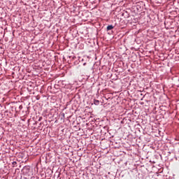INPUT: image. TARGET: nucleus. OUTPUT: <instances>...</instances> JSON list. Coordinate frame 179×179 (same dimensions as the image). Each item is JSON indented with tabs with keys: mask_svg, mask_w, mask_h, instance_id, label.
<instances>
[{
	"mask_svg": "<svg viewBox=\"0 0 179 179\" xmlns=\"http://www.w3.org/2000/svg\"><path fill=\"white\" fill-rule=\"evenodd\" d=\"M22 108H23V106H22V105H20V106H19V110H22Z\"/></svg>",
	"mask_w": 179,
	"mask_h": 179,
	"instance_id": "obj_6",
	"label": "nucleus"
},
{
	"mask_svg": "<svg viewBox=\"0 0 179 179\" xmlns=\"http://www.w3.org/2000/svg\"><path fill=\"white\" fill-rule=\"evenodd\" d=\"M29 92L30 94L32 93V94H34V92H33V91L30 90V91H29Z\"/></svg>",
	"mask_w": 179,
	"mask_h": 179,
	"instance_id": "obj_7",
	"label": "nucleus"
},
{
	"mask_svg": "<svg viewBox=\"0 0 179 179\" xmlns=\"http://www.w3.org/2000/svg\"><path fill=\"white\" fill-rule=\"evenodd\" d=\"M62 115H65V114L62 113Z\"/></svg>",
	"mask_w": 179,
	"mask_h": 179,
	"instance_id": "obj_9",
	"label": "nucleus"
},
{
	"mask_svg": "<svg viewBox=\"0 0 179 179\" xmlns=\"http://www.w3.org/2000/svg\"><path fill=\"white\" fill-rule=\"evenodd\" d=\"M115 93H116V92H115ZM117 93H120V91H117Z\"/></svg>",
	"mask_w": 179,
	"mask_h": 179,
	"instance_id": "obj_8",
	"label": "nucleus"
},
{
	"mask_svg": "<svg viewBox=\"0 0 179 179\" xmlns=\"http://www.w3.org/2000/svg\"><path fill=\"white\" fill-rule=\"evenodd\" d=\"M178 81H179V79H178Z\"/></svg>",
	"mask_w": 179,
	"mask_h": 179,
	"instance_id": "obj_11",
	"label": "nucleus"
},
{
	"mask_svg": "<svg viewBox=\"0 0 179 179\" xmlns=\"http://www.w3.org/2000/svg\"><path fill=\"white\" fill-rule=\"evenodd\" d=\"M94 104H95V106H99V104H100V101L94 99Z\"/></svg>",
	"mask_w": 179,
	"mask_h": 179,
	"instance_id": "obj_3",
	"label": "nucleus"
},
{
	"mask_svg": "<svg viewBox=\"0 0 179 179\" xmlns=\"http://www.w3.org/2000/svg\"><path fill=\"white\" fill-rule=\"evenodd\" d=\"M84 65H86V63H84Z\"/></svg>",
	"mask_w": 179,
	"mask_h": 179,
	"instance_id": "obj_10",
	"label": "nucleus"
},
{
	"mask_svg": "<svg viewBox=\"0 0 179 179\" xmlns=\"http://www.w3.org/2000/svg\"><path fill=\"white\" fill-rule=\"evenodd\" d=\"M12 164H13V167H15L16 166V164H17V162H12Z\"/></svg>",
	"mask_w": 179,
	"mask_h": 179,
	"instance_id": "obj_5",
	"label": "nucleus"
},
{
	"mask_svg": "<svg viewBox=\"0 0 179 179\" xmlns=\"http://www.w3.org/2000/svg\"><path fill=\"white\" fill-rule=\"evenodd\" d=\"M142 92H143V91L138 90V94H140V96H143V94L142 93Z\"/></svg>",
	"mask_w": 179,
	"mask_h": 179,
	"instance_id": "obj_4",
	"label": "nucleus"
},
{
	"mask_svg": "<svg viewBox=\"0 0 179 179\" xmlns=\"http://www.w3.org/2000/svg\"><path fill=\"white\" fill-rule=\"evenodd\" d=\"M106 29H107V31H108L109 30H113V29H114V26H113V25H108Z\"/></svg>",
	"mask_w": 179,
	"mask_h": 179,
	"instance_id": "obj_2",
	"label": "nucleus"
},
{
	"mask_svg": "<svg viewBox=\"0 0 179 179\" xmlns=\"http://www.w3.org/2000/svg\"><path fill=\"white\" fill-rule=\"evenodd\" d=\"M30 166H26L22 169V173L24 176H30Z\"/></svg>",
	"mask_w": 179,
	"mask_h": 179,
	"instance_id": "obj_1",
	"label": "nucleus"
}]
</instances>
